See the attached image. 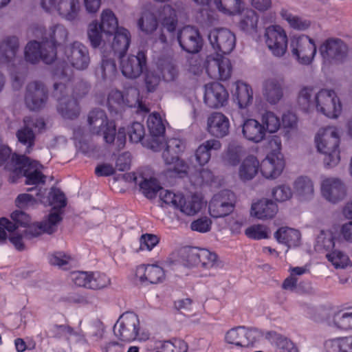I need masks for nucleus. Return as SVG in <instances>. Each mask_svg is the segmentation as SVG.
<instances>
[{
  "mask_svg": "<svg viewBox=\"0 0 352 352\" xmlns=\"http://www.w3.org/2000/svg\"><path fill=\"white\" fill-rule=\"evenodd\" d=\"M208 40L211 49L205 53L204 63L207 66H230L228 58L235 47L236 36L226 28H216L210 30Z\"/></svg>",
  "mask_w": 352,
  "mask_h": 352,
  "instance_id": "obj_1",
  "label": "nucleus"
},
{
  "mask_svg": "<svg viewBox=\"0 0 352 352\" xmlns=\"http://www.w3.org/2000/svg\"><path fill=\"white\" fill-rule=\"evenodd\" d=\"M73 74L72 67H54L52 71L54 90L52 95L58 102L57 110L66 119L73 120L80 115V107L76 99L66 97V82Z\"/></svg>",
  "mask_w": 352,
  "mask_h": 352,
  "instance_id": "obj_2",
  "label": "nucleus"
},
{
  "mask_svg": "<svg viewBox=\"0 0 352 352\" xmlns=\"http://www.w3.org/2000/svg\"><path fill=\"white\" fill-rule=\"evenodd\" d=\"M177 14L171 4H166L154 10H144L138 20V28L145 34L154 33L159 25L173 32L177 25Z\"/></svg>",
  "mask_w": 352,
  "mask_h": 352,
  "instance_id": "obj_3",
  "label": "nucleus"
},
{
  "mask_svg": "<svg viewBox=\"0 0 352 352\" xmlns=\"http://www.w3.org/2000/svg\"><path fill=\"white\" fill-rule=\"evenodd\" d=\"M315 142L318 152L324 155V166L328 168L336 166L340 160L338 129L335 126L320 129L315 137Z\"/></svg>",
  "mask_w": 352,
  "mask_h": 352,
  "instance_id": "obj_4",
  "label": "nucleus"
},
{
  "mask_svg": "<svg viewBox=\"0 0 352 352\" xmlns=\"http://www.w3.org/2000/svg\"><path fill=\"white\" fill-rule=\"evenodd\" d=\"M61 220L62 217L59 212H52L45 221L41 223L29 224L20 233L17 231L11 234L9 240L16 250L23 251L25 250L24 240L36 237L43 232L53 233L56 230L57 225Z\"/></svg>",
  "mask_w": 352,
  "mask_h": 352,
  "instance_id": "obj_5",
  "label": "nucleus"
},
{
  "mask_svg": "<svg viewBox=\"0 0 352 352\" xmlns=\"http://www.w3.org/2000/svg\"><path fill=\"white\" fill-rule=\"evenodd\" d=\"M185 144L182 140L172 138L165 142V148L162 152V158L169 167L166 174L170 177H183L187 173L188 166L179 155L184 151Z\"/></svg>",
  "mask_w": 352,
  "mask_h": 352,
  "instance_id": "obj_6",
  "label": "nucleus"
},
{
  "mask_svg": "<svg viewBox=\"0 0 352 352\" xmlns=\"http://www.w3.org/2000/svg\"><path fill=\"white\" fill-rule=\"evenodd\" d=\"M115 336L122 342H129L135 340H146L148 334L140 333V320L135 313L122 314L113 326Z\"/></svg>",
  "mask_w": 352,
  "mask_h": 352,
  "instance_id": "obj_7",
  "label": "nucleus"
},
{
  "mask_svg": "<svg viewBox=\"0 0 352 352\" xmlns=\"http://www.w3.org/2000/svg\"><path fill=\"white\" fill-rule=\"evenodd\" d=\"M8 167L11 171L23 175L27 184L37 185L45 182L46 176L41 172L43 166L25 155L14 156Z\"/></svg>",
  "mask_w": 352,
  "mask_h": 352,
  "instance_id": "obj_8",
  "label": "nucleus"
},
{
  "mask_svg": "<svg viewBox=\"0 0 352 352\" xmlns=\"http://www.w3.org/2000/svg\"><path fill=\"white\" fill-rule=\"evenodd\" d=\"M87 124L89 132L94 135H103L104 141L111 144L115 140L116 126L108 119L106 112L101 109H94L87 115Z\"/></svg>",
  "mask_w": 352,
  "mask_h": 352,
  "instance_id": "obj_9",
  "label": "nucleus"
},
{
  "mask_svg": "<svg viewBox=\"0 0 352 352\" xmlns=\"http://www.w3.org/2000/svg\"><path fill=\"white\" fill-rule=\"evenodd\" d=\"M264 41L271 54L276 58L283 57L288 48V36L279 24L268 25L264 30Z\"/></svg>",
  "mask_w": 352,
  "mask_h": 352,
  "instance_id": "obj_10",
  "label": "nucleus"
},
{
  "mask_svg": "<svg viewBox=\"0 0 352 352\" xmlns=\"http://www.w3.org/2000/svg\"><path fill=\"white\" fill-rule=\"evenodd\" d=\"M292 56L302 65H309L317 52L315 41L305 34L292 37L290 43Z\"/></svg>",
  "mask_w": 352,
  "mask_h": 352,
  "instance_id": "obj_11",
  "label": "nucleus"
},
{
  "mask_svg": "<svg viewBox=\"0 0 352 352\" xmlns=\"http://www.w3.org/2000/svg\"><path fill=\"white\" fill-rule=\"evenodd\" d=\"M314 109L330 118H336L342 111V104L332 89H322L315 96Z\"/></svg>",
  "mask_w": 352,
  "mask_h": 352,
  "instance_id": "obj_12",
  "label": "nucleus"
},
{
  "mask_svg": "<svg viewBox=\"0 0 352 352\" xmlns=\"http://www.w3.org/2000/svg\"><path fill=\"white\" fill-rule=\"evenodd\" d=\"M114 34L112 43L113 51L102 53V66H116L115 57L120 60V63L122 66H124L123 58L129 46L130 34L127 30L122 28H119Z\"/></svg>",
  "mask_w": 352,
  "mask_h": 352,
  "instance_id": "obj_13",
  "label": "nucleus"
},
{
  "mask_svg": "<svg viewBox=\"0 0 352 352\" xmlns=\"http://www.w3.org/2000/svg\"><path fill=\"white\" fill-rule=\"evenodd\" d=\"M24 125L16 133L19 144L25 146V153H30L34 146L36 132L40 131L45 127L43 118L25 117L23 119Z\"/></svg>",
  "mask_w": 352,
  "mask_h": 352,
  "instance_id": "obj_14",
  "label": "nucleus"
},
{
  "mask_svg": "<svg viewBox=\"0 0 352 352\" xmlns=\"http://www.w3.org/2000/svg\"><path fill=\"white\" fill-rule=\"evenodd\" d=\"M25 58L30 64H37L41 60L45 64H52L56 58V52L49 50L46 43L36 41H30L25 47Z\"/></svg>",
  "mask_w": 352,
  "mask_h": 352,
  "instance_id": "obj_15",
  "label": "nucleus"
},
{
  "mask_svg": "<svg viewBox=\"0 0 352 352\" xmlns=\"http://www.w3.org/2000/svg\"><path fill=\"white\" fill-rule=\"evenodd\" d=\"M41 5L45 11H56L67 21L76 19L80 11L78 0H41Z\"/></svg>",
  "mask_w": 352,
  "mask_h": 352,
  "instance_id": "obj_16",
  "label": "nucleus"
},
{
  "mask_svg": "<svg viewBox=\"0 0 352 352\" xmlns=\"http://www.w3.org/2000/svg\"><path fill=\"white\" fill-rule=\"evenodd\" d=\"M235 196L229 190H223L214 195L209 204L210 214L220 218L230 214L234 208Z\"/></svg>",
  "mask_w": 352,
  "mask_h": 352,
  "instance_id": "obj_17",
  "label": "nucleus"
},
{
  "mask_svg": "<svg viewBox=\"0 0 352 352\" xmlns=\"http://www.w3.org/2000/svg\"><path fill=\"white\" fill-rule=\"evenodd\" d=\"M263 333L256 328L239 326L230 329L226 334V341L241 347H248L262 337Z\"/></svg>",
  "mask_w": 352,
  "mask_h": 352,
  "instance_id": "obj_18",
  "label": "nucleus"
},
{
  "mask_svg": "<svg viewBox=\"0 0 352 352\" xmlns=\"http://www.w3.org/2000/svg\"><path fill=\"white\" fill-rule=\"evenodd\" d=\"M319 53L324 63H331L332 61H339L345 58L348 53V46L340 38H329L320 46Z\"/></svg>",
  "mask_w": 352,
  "mask_h": 352,
  "instance_id": "obj_19",
  "label": "nucleus"
},
{
  "mask_svg": "<svg viewBox=\"0 0 352 352\" xmlns=\"http://www.w3.org/2000/svg\"><path fill=\"white\" fill-rule=\"evenodd\" d=\"M48 99V91L45 85L40 81L30 82L26 87L25 103L32 111L43 108Z\"/></svg>",
  "mask_w": 352,
  "mask_h": 352,
  "instance_id": "obj_20",
  "label": "nucleus"
},
{
  "mask_svg": "<svg viewBox=\"0 0 352 352\" xmlns=\"http://www.w3.org/2000/svg\"><path fill=\"white\" fill-rule=\"evenodd\" d=\"M321 194L328 201L336 204L344 199L346 195L344 182L338 177L324 178L320 184Z\"/></svg>",
  "mask_w": 352,
  "mask_h": 352,
  "instance_id": "obj_21",
  "label": "nucleus"
},
{
  "mask_svg": "<svg viewBox=\"0 0 352 352\" xmlns=\"http://www.w3.org/2000/svg\"><path fill=\"white\" fill-rule=\"evenodd\" d=\"M11 219L12 221L5 217L0 218V243L4 242L7 239L5 230L10 232V234L17 231L20 233L22 230L19 228H26L30 222L29 215L19 210L13 212L11 214Z\"/></svg>",
  "mask_w": 352,
  "mask_h": 352,
  "instance_id": "obj_22",
  "label": "nucleus"
},
{
  "mask_svg": "<svg viewBox=\"0 0 352 352\" xmlns=\"http://www.w3.org/2000/svg\"><path fill=\"white\" fill-rule=\"evenodd\" d=\"M177 40L181 47L186 52L195 54L200 51L203 41L199 30L192 26L184 27L178 33Z\"/></svg>",
  "mask_w": 352,
  "mask_h": 352,
  "instance_id": "obj_23",
  "label": "nucleus"
},
{
  "mask_svg": "<svg viewBox=\"0 0 352 352\" xmlns=\"http://www.w3.org/2000/svg\"><path fill=\"white\" fill-rule=\"evenodd\" d=\"M204 88V100L208 107L219 109L227 104L229 94L223 85L212 82L206 84Z\"/></svg>",
  "mask_w": 352,
  "mask_h": 352,
  "instance_id": "obj_24",
  "label": "nucleus"
},
{
  "mask_svg": "<svg viewBox=\"0 0 352 352\" xmlns=\"http://www.w3.org/2000/svg\"><path fill=\"white\" fill-rule=\"evenodd\" d=\"M285 80L283 77L266 79L263 83V96L270 104H276L283 98Z\"/></svg>",
  "mask_w": 352,
  "mask_h": 352,
  "instance_id": "obj_25",
  "label": "nucleus"
},
{
  "mask_svg": "<svg viewBox=\"0 0 352 352\" xmlns=\"http://www.w3.org/2000/svg\"><path fill=\"white\" fill-rule=\"evenodd\" d=\"M207 131L217 138L227 136L230 132L229 119L221 112H212L207 118Z\"/></svg>",
  "mask_w": 352,
  "mask_h": 352,
  "instance_id": "obj_26",
  "label": "nucleus"
},
{
  "mask_svg": "<svg viewBox=\"0 0 352 352\" xmlns=\"http://www.w3.org/2000/svg\"><path fill=\"white\" fill-rule=\"evenodd\" d=\"M285 166L284 161L279 154L272 153L259 163L261 173L267 179H275L282 173Z\"/></svg>",
  "mask_w": 352,
  "mask_h": 352,
  "instance_id": "obj_27",
  "label": "nucleus"
},
{
  "mask_svg": "<svg viewBox=\"0 0 352 352\" xmlns=\"http://www.w3.org/2000/svg\"><path fill=\"white\" fill-rule=\"evenodd\" d=\"M68 37V31L62 24L54 23L45 31L42 39L47 45L49 50L56 52V47L64 44Z\"/></svg>",
  "mask_w": 352,
  "mask_h": 352,
  "instance_id": "obj_28",
  "label": "nucleus"
},
{
  "mask_svg": "<svg viewBox=\"0 0 352 352\" xmlns=\"http://www.w3.org/2000/svg\"><path fill=\"white\" fill-rule=\"evenodd\" d=\"M135 276L142 282L151 284L162 283L166 278L164 270L157 265H141L135 271Z\"/></svg>",
  "mask_w": 352,
  "mask_h": 352,
  "instance_id": "obj_29",
  "label": "nucleus"
},
{
  "mask_svg": "<svg viewBox=\"0 0 352 352\" xmlns=\"http://www.w3.org/2000/svg\"><path fill=\"white\" fill-rule=\"evenodd\" d=\"M246 154V149L239 142L231 141L222 153L221 160L226 166L235 167Z\"/></svg>",
  "mask_w": 352,
  "mask_h": 352,
  "instance_id": "obj_30",
  "label": "nucleus"
},
{
  "mask_svg": "<svg viewBox=\"0 0 352 352\" xmlns=\"http://www.w3.org/2000/svg\"><path fill=\"white\" fill-rule=\"evenodd\" d=\"M208 6L231 16L241 14L245 10V3L243 0H210Z\"/></svg>",
  "mask_w": 352,
  "mask_h": 352,
  "instance_id": "obj_31",
  "label": "nucleus"
},
{
  "mask_svg": "<svg viewBox=\"0 0 352 352\" xmlns=\"http://www.w3.org/2000/svg\"><path fill=\"white\" fill-rule=\"evenodd\" d=\"M241 127L243 135L249 141L258 143L265 138L266 133L263 125H261V123L256 119H245Z\"/></svg>",
  "mask_w": 352,
  "mask_h": 352,
  "instance_id": "obj_32",
  "label": "nucleus"
},
{
  "mask_svg": "<svg viewBox=\"0 0 352 352\" xmlns=\"http://www.w3.org/2000/svg\"><path fill=\"white\" fill-rule=\"evenodd\" d=\"M278 212V206L272 200L263 199L252 204L251 215L259 219H272Z\"/></svg>",
  "mask_w": 352,
  "mask_h": 352,
  "instance_id": "obj_33",
  "label": "nucleus"
},
{
  "mask_svg": "<svg viewBox=\"0 0 352 352\" xmlns=\"http://www.w3.org/2000/svg\"><path fill=\"white\" fill-rule=\"evenodd\" d=\"M235 89L232 91L233 99L240 109H245L253 102V90L251 86L243 81L238 80L234 83Z\"/></svg>",
  "mask_w": 352,
  "mask_h": 352,
  "instance_id": "obj_34",
  "label": "nucleus"
},
{
  "mask_svg": "<svg viewBox=\"0 0 352 352\" xmlns=\"http://www.w3.org/2000/svg\"><path fill=\"white\" fill-rule=\"evenodd\" d=\"M19 48V41L14 36L3 38L0 42V64L12 63L16 56Z\"/></svg>",
  "mask_w": 352,
  "mask_h": 352,
  "instance_id": "obj_35",
  "label": "nucleus"
},
{
  "mask_svg": "<svg viewBox=\"0 0 352 352\" xmlns=\"http://www.w3.org/2000/svg\"><path fill=\"white\" fill-rule=\"evenodd\" d=\"M259 162L254 155L247 156L241 162L239 168V177L243 182L252 180L258 173Z\"/></svg>",
  "mask_w": 352,
  "mask_h": 352,
  "instance_id": "obj_36",
  "label": "nucleus"
},
{
  "mask_svg": "<svg viewBox=\"0 0 352 352\" xmlns=\"http://www.w3.org/2000/svg\"><path fill=\"white\" fill-rule=\"evenodd\" d=\"M221 144L219 140L212 139L204 142L195 151V157L197 162L200 166L207 164L211 157V151H218L221 148Z\"/></svg>",
  "mask_w": 352,
  "mask_h": 352,
  "instance_id": "obj_37",
  "label": "nucleus"
},
{
  "mask_svg": "<svg viewBox=\"0 0 352 352\" xmlns=\"http://www.w3.org/2000/svg\"><path fill=\"white\" fill-rule=\"evenodd\" d=\"M274 238L278 243L288 248L296 247L300 243V233L298 230L289 227H281L275 233Z\"/></svg>",
  "mask_w": 352,
  "mask_h": 352,
  "instance_id": "obj_38",
  "label": "nucleus"
},
{
  "mask_svg": "<svg viewBox=\"0 0 352 352\" xmlns=\"http://www.w3.org/2000/svg\"><path fill=\"white\" fill-rule=\"evenodd\" d=\"M258 14L252 8H248L244 12L239 23V28L248 34L257 32Z\"/></svg>",
  "mask_w": 352,
  "mask_h": 352,
  "instance_id": "obj_39",
  "label": "nucleus"
},
{
  "mask_svg": "<svg viewBox=\"0 0 352 352\" xmlns=\"http://www.w3.org/2000/svg\"><path fill=\"white\" fill-rule=\"evenodd\" d=\"M68 58L72 66H87L89 62L86 47L79 42H74L72 45Z\"/></svg>",
  "mask_w": 352,
  "mask_h": 352,
  "instance_id": "obj_40",
  "label": "nucleus"
},
{
  "mask_svg": "<svg viewBox=\"0 0 352 352\" xmlns=\"http://www.w3.org/2000/svg\"><path fill=\"white\" fill-rule=\"evenodd\" d=\"M264 336L270 342L276 344V352H298L297 346L293 342L275 331L266 332Z\"/></svg>",
  "mask_w": 352,
  "mask_h": 352,
  "instance_id": "obj_41",
  "label": "nucleus"
},
{
  "mask_svg": "<svg viewBox=\"0 0 352 352\" xmlns=\"http://www.w3.org/2000/svg\"><path fill=\"white\" fill-rule=\"evenodd\" d=\"M221 265L217 254L208 249H200L199 255V266L206 270H215Z\"/></svg>",
  "mask_w": 352,
  "mask_h": 352,
  "instance_id": "obj_42",
  "label": "nucleus"
},
{
  "mask_svg": "<svg viewBox=\"0 0 352 352\" xmlns=\"http://www.w3.org/2000/svg\"><path fill=\"white\" fill-rule=\"evenodd\" d=\"M317 92L313 87H303L298 96V104L302 110L310 111L314 109L315 96Z\"/></svg>",
  "mask_w": 352,
  "mask_h": 352,
  "instance_id": "obj_43",
  "label": "nucleus"
},
{
  "mask_svg": "<svg viewBox=\"0 0 352 352\" xmlns=\"http://www.w3.org/2000/svg\"><path fill=\"white\" fill-rule=\"evenodd\" d=\"M330 324L342 330L352 329V309L335 312Z\"/></svg>",
  "mask_w": 352,
  "mask_h": 352,
  "instance_id": "obj_44",
  "label": "nucleus"
},
{
  "mask_svg": "<svg viewBox=\"0 0 352 352\" xmlns=\"http://www.w3.org/2000/svg\"><path fill=\"white\" fill-rule=\"evenodd\" d=\"M280 15L283 20L287 22L289 27L292 29L304 31L307 30L311 25L309 21L293 14L287 9H281Z\"/></svg>",
  "mask_w": 352,
  "mask_h": 352,
  "instance_id": "obj_45",
  "label": "nucleus"
},
{
  "mask_svg": "<svg viewBox=\"0 0 352 352\" xmlns=\"http://www.w3.org/2000/svg\"><path fill=\"white\" fill-rule=\"evenodd\" d=\"M294 188L297 195L302 199L313 197L314 188L312 181L307 177H299L294 182Z\"/></svg>",
  "mask_w": 352,
  "mask_h": 352,
  "instance_id": "obj_46",
  "label": "nucleus"
},
{
  "mask_svg": "<svg viewBox=\"0 0 352 352\" xmlns=\"http://www.w3.org/2000/svg\"><path fill=\"white\" fill-rule=\"evenodd\" d=\"M199 251L200 249L196 248H181L178 253L181 263L187 267H198Z\"/></svg>",
  "mask_w": 352,
  "mask_h": 352,
  "instance_id": "obj_47",
  "label": "nucleus"
},
{
  "mask_svg": "<svg viewBox=\"0 0 352 352\" xmlns=\"http://www.w3.org/2000/svg\"><path fill=\"white\" fill-rule=\"evenodd\" d=\"M100 20L101 23L99 25L104 34L111 35L119 29L117 18L109 9L104 10L102 12Z\"/></svg>",
  "mask_w": 352,
  "mask_h": 352,
  "instance_id": "obj_48",
  "label": "nucleus"
},
{
  "mask_svg": "<svg viewBox=\"0 0 352 352\" xmlns=\"http://www.w3.org/2000/svg\"><path fill=\"white\" fill-rule=\"evenodd\" d=\"M49 336L60 339L65 338L69 341L71 336H80V333L67 324H54L49 329Z\"/></svg>",
  "mask_w": 352,
  "mask_h": 352,
  "instance_id": "obj_49",
  "label": "nucleus"
},
{
  "mask_svg": "<svg viewBox=\"0 0 352 352\" xmlns=\"http://www.w3.org/2000/svg\"><path fill=\"white\" fill-rule=\"evenodd\" d=\"M157 348L161 351L155 352H187L188 344L182 340L174 338L173 340L158 341Z\"/></svg>",
  "mask_w": 352,
  "mask_h": 352,
  "instance_id": "obj_50",
  "label": "nucleus"
},
{
  "mask_svg": "<svg viewBox=\"0 0 352 352\" xmlns=\"http://www.w3.org/2000/svg\"><path fill=\"white\" fill-rule=\"evenodd\" d=\"M124 102L122 106L126 105L129 107H137L138 111L144 113L148 111V109L139 99V92L135 88L131 87L128 89L124 94Z\"/></svg>",
  "mask_w": 352,
  "mask_h": 352,
  "instance_id": "obj_51",
  "label": "nucleus"
},
{
  "mask_svg": "<svg viewBox=\"0 0 352 352\" xmlns=\"http://www.w3.org/2000/svg\"><path fill=\"white\" fill-rule=\"evenodd\" d=\"M261 125H263L265 133H273L276 132L280 126L279 118L272 111H266L262 114L261 118Z\"/></svg>",
  "mask_w": 352,
  "mask_h": 352,
  "instance_id": "obj_52",
  "label": "nucleus"
},
{
  "mask_svg": "<svg viewBox=\"0 0 352 352\" xmlns=\"http://www.w3.org/2000/svg\"><path fill=\"white\" fill-rule=\"evenodd\" d=\"M139 185L142 193L148 199L154 198L162 188L154 178L144 179Z\"/></svg>",
  "mask_w": 352,
  "mask_h": 352,
  "instance_id": "obj_53",
  "label": "nucleus"
},
{
  "mask_svg": "<svg viewBox=\"0 0 352 352\" xmlns=\"http://www.w3.org/2000/svg\"><path fill=\"white\" fill-rule=\"evenodd\" d=\"M159 192L160 199L167 205L178 208L184 203V196L181 193L175 194L162 188Z\"/></svg>",
  "mask_w": 352,
  "mask_h": 352,
  "instance_id": "obj_54",
  "label": "nucleus"
},
{
  "mask_svg": "<svg viewBox=\"0 0 352 352\" xmlns=\"http://www.w3.org/2000/svg\"><path fill=\"white\" fill-rule=\"evenodd\" d=\"M147 126L151 135H163L165 126L159 114L153 113L147 119Z\"/></svg>",
  "mask_w": 352,
  "mask_h": 352,
  "instance_id": "obj_55",
  "label": "nucleus"
},
{
  "mask_svg": "<svg viewBox=\"0 0 352 352\" xmlns=\"http://www.w3.org/2000/svg\"><path fill=\"white\" fill-rule=\"evenodd\" d=\"M50 206L54 210L61 209L66 206L65 194L58 188H52L47 197Z\"/></svg>",
  "mask_w": 352,
  "mask_h": 352,
  "instance_id": "obj_56",
  "label": "nucleus"
},
{
  "mask_svg": "<svg viewBox=\"0 0 352 352\" xmlns=\"http://www.w3.org/2000/svg\"><path fill=\"white\" fill-rule=\"evenodd\" d=\"M145 84L148 91H153L158 86L160 80V69L157 67H146Z\"/></svg>",
  "mask_w": 352,
  "mask_h": 352,
  "instance_id": "obj_57",
  "label": "nucleus"
},
{
  "mask_svg": "<svg viewBox=\"0 0 352 352\" xmlns=\"http://www.w3.org/2000/svg\"><path fill=\"white\" fill-rule=\"evenodd\" d=\"M202 207V202L197 196H192L187 201L184 198V203L181 206H178L181 211L187 215H194L198 212Z\"/></svg>",
  "mask_w": 352,
  "mask_h": 352,
  "instance_id": "obj_58",
  "label": "nucleus"
},
{
  "mask_svg": "<svg viewBox=\"0 0 352 352\" xmlns=\"http://www.w3.org/2000/svg\"><path fill=\"white\" fill-rule=\"evenodd\" d=\"M102 32V28L97 21H94L89 23L87 34L94 47H97L101 44Z\"/></svg>",
  "mask_w": 352,
  "mask_h": 352,
  "instance_id": "obj_59",
  "label": "nucleus"
},
{
  "mask_svg": "<svg viewBox=\"0 0 352 352\" xmlns=\"http://www.w3.org/2000/svg\"><path fill=\"white\" fill-rule=\"evenodd\" d=\"M334 241L332 234L330 232L321 231L316 238L315 248L320 251L331 250L334 247Z\"/></svg>",
  "mask_w": 352,
  "mask_h": 352,
  "instance_id": "obj_60",
  "label": "nucleus"
},
{
  "mask_svg": "<svg viewBox=\"0 0 352 352\" xmlns=\"http://www.w3.org/2000/svg\"><path fill=\"white\" fill-rule=\"evenodd\" d=\"M326 257L336 268H344L350 263L349 256L338 250L327 253Z\"/></svg>",
  "mask_w": 352,
  "mask_h": 352,
  "instance_id": "obj_61",
  "label": "nucleus"
},
{
  "mask_svg": "<svg viewBox=\"0 0 352 352\" xmlns=\"http://www.w3.org/2000/svg\"><path fill=\"white\" fill-rule=\"evenodd\" d=\"M9 72L13 87L19 89L28 76L27 67H10Z\"/></svg>",
  "mask_w": 352,
  "mask_h": 352,
  "instance_id": "obj_62",
  "label": "nucleus"
},
{
  "mask_svg": "<svg viewBox=\"0 0 352 352\" xmlns=\"http://www.w3.org/2000/svg\"><path fill=\"white\" fill-rule=\"evenodd\" d=\"M292 195L293 192L291 188L285 184L277 186L272 190V197L278 202L289 200Z\"/></svg>",
  "mask_w": 352,
  "mask_h": 352,
  "instance_id": "obj_63",
  "label": "nucleus"
},
{
  "mask_svg": "<svg viewBox=\"0 0 352 352\" xmlns=\"http://www.w3.org/2000/svg\"><path fill=\"white\" fill-rule=\"evenodd\" d=\"M245 234L250 239L260 240L269 237L268 228L263 225H254L245 230Z\"/></svg>",
  "mask_w": 352,
  "mask_h": 352,
  "instance_id": "obj_64",
  "label": "nucleus"
}]
</instances>
